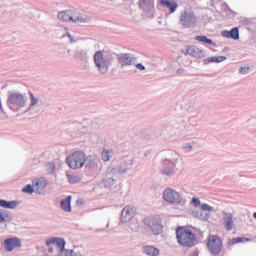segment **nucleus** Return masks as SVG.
I'll return each mask as SVG.
<instances>
[{
    "mask_svg": "<svg viewBox=\"0 0 256 256\" xmlns=\"http://www.w3.org/2000/svg\"><path fill=\"white\" fill-rule=\"evenodd\" d=\"M7 105L13 113H21L24 109L25 113H39L45 107V102L39 94L29 92L27 96V93L11 90L7 94Z\"/></svg>",
    "mask_w": 256,
    "mask_h": 256,
    "instance_id": "nucleus-1",
    "label": "nucleus"
},
{
    "mask_svg": "<svg viewBox=\"0 0 256 256\" xmlns=\"http://www.w3.org/2000/svg\"><path fill=\"white\" fill-rule=\"evenodd\" d=\"M183 159L175 151L170 152V156L163 160L162 174L172 177L177 171H183Z\"/></svg>",
    "mask_w": 256,
    "mask_h": 256,
    "instance_id": "nucleus-2",
    "label": "nucleus"
},
{
    "mask_svg": "<svg viewBox=\"0 0 256 256\" xmlns=\"http://www.w3.org/2000/svg\"><path fill=\"white\" fill-rule=\"evenodd\" d=\"M113 61H115V53H107L98 50L94 54L95 66L101 75H107L109 67L113 65Z\"/></svg>",
    "mask_w": 256,
    "mask_h": 256,
    "instance_id": "nucleus-3",
    "label": "nucleus"
},
{
    "mask_svg": "<svg viewBox=\"0 0 256 256\" xmlns=\"http://www.w3.org/2000/svg\"><path fill=\"white\" fill-rule=\"evenodd\" d=\"M59 21H62L63 23H76L77 25L79 24H85V23H90L91 18L89 15L79 12L77 10H66V11H61L57 15Z\"/></svg>",
    "mask_w": 256,
    "mask_h": 256,
    "instance_id": "nucleus-4",
    "label": "nucleus"
},
{
    "mask_svg": "<svg viewBox=\"0 0 256 256\" xmlns=\"http://www.w3.org/2000/svg\"><path fill=\"white\" fill-rule=\"evenodd\" d=\"M176 238L182 247H193L197 243V236L186 227H179L176 230Z\"/></svg>",
    "mask_w": 256,
    "mask_h": 256,
    "instance_id": "nucleus-5",
    "label": "nucleus"
},
{
    "mask_svg": "<svg viewBox=\"0 0 256 256\" xmlns=\"http://www.w3.org/2000/svg\"><path fill=\"white\" fill-rule=\"evenodd\" d=\"M85 152L76 151L66 158V163L70 169H83L85 167Z\"/></svg>",
    "mask_w": 256,
    "mask_h": 256,
    "instance_id": "nucleus-6",
    "label": "nucleus"
},
{
    "mask_svg": "<svg viewBox=\"0 0 256 256\" xmlns=\"http://www.w3.org/2000/svg\"><path fill=\"white\" fill-rule=\"evenodd\" d=\"M133 165H135V158L129 157L123 160L118 166L108 168L107 173L110 175H123L128 171H131V169H133Z\"/></svg>",
    "mask_w": 256,
    "mask_h": 256,
    "instance_id": "nucleus-7",
    "label": "nucleus"
},
{
    "mask_svg": "<svg viewBox=\"0 0 256 256\" xmlns=\"http://www.w3.org/2000/svg\"><path fill=\"white\" fill-rule=\"evenodd\" d=\"M179 23L185 29H191L197 23V15L191 9H185L180 13Z\"/></svg>",
    "mask_w": 256,
    "mask_h": 256,
    "instance_id": "nucleus-8",
    "label": "nucleus"
},
{
    "mask_svg": "<svg viewBox=\"0 0 256 256\" xmlns=\"http://www.w3.org/2000/svg\"><path fill=\"white\" fill-rule=\"evenodd\" d=\"M162 195L166 203H171L172 205H181L183 202V195L171 187L164 189Z\"/></svg>",
    "mask_w": 256,
    "mask_h": 256,
    "instance_id": "nucleus-9",
    "label": "nucleus"
},
{
    "mask_svg": "<svg viewBox=\"0 0 256 256\" xmlns=\"http://www.w3.org/2000/svg\"><path fill=\"white\" fill-rule=\"evenodd\" d=\"M46 247H48V253H53L56 249V253H61L63 251H67L65 248V245H67V242H65V239L61 237H51L48 238L45 241ZM53 245L55 246V249H53Z\"/></svg>",
    "mask_w": 256,
    "mask_h": 256,
    "instance_id": "nucleus-10",
    "label": "nucleus"
},
{
    "mask_svg": "<svg viewBox=\"0 0 256 256\" xmlns=\"http://www.w3.org/2000/svg\"><path fill=\"white\" fill-rule=\"evenodd\" d=\"M144 225L151 229L154 235H161L163 233V224L159 216H150L144 219Z\"/></svg>",
    "mask_w": 256,
    "mask_h": 256,
    "instance_id": "nucleus-11",
    "label": "nucleus"
},
{
    "mask_svg": "<svg viewBox=\"0 0 256 256\" xmlns=\"http://www.w3.org/2000/svg\"><path fill=\"white\" fill-rule=\"evenodd\" d=\"M117 61L122 69L131 67L137 63V56L131 53H124L117 56Z\"/></svg>",
    "mask_w": 256,
    "mask_h": 256,
    "instance_id": "nucleus-12",
    "label": "nucleus"
},
{
    "mask_svg": "<svg viewBox=\"0 0 256 256\" xmlns=\"http://www.w3.org/2000/svg\"><path fill=\"white\" fill-rule=\"evenodd\" d=\"M207 245L208 251H210L212 255H219L223 249V242H221V239L217 236H210Z\"/></svg>",
    "mask_w": 256,
    "mask_h": 256,
    "instance_id": "nucleus-13",
    "label": "nucleus"
},
{
    "mask_svg": "<svg viewBox=\"0 0 256 256\" xmlns=\"http://www.w3.org/2000/svg\"><path fill=\"white\" fill-rule=\"evenodd\" d=\"M2 247L7 253L15 251V249H21V239L18 237H10L3 241Z\"/></svg>",
    "mask_w": 256,
    "mask_h": 256,
    "instance_id": "nucleus-14",
    "label": "nucleus"
},
{
    "mask_svg": "<svg viewBox=\"0 0 256 256\" xmlns=\"http://www.w3.org/2000/svg\"><path fill=\"white\" fill-rule=\"evenodd\" d=\"M84 167L97 171L101 167V159L95 154H90L85 157Z\"/></svg>",
    "mask_w": 256,
    "mask_h": 256,
    "instance_id": "nucleus-15",
    "label": "nucleus"
},
{
    "mask_svg": "<svg viewBox=\"0 0 256 256\" xmlns=\"http://www.w3.org/2000/svg\"><path fill=\"white\" fill-rule=\"evenodd\" d=\"M32 185H33V187L35 189V193H37V195H43V192L49 185V179H47L45 177L36 178L32 181Z\"/></svg>",
    "mask_w": 256,
    "mask_h": 256,
    "instance_id": "nucleus-16",
    "label": "nucleus"
},
{
    "mask_svg": "<svg viewBox=\"0 0 256 256\" xmlns=\"http://www.w3.org/2000/svg\"><path fill=\"white\" fill-rule=\"evenodd\" d=\"M222 225L227 231H233L235 229V220H233V213L222 212Z\"/></svg>",
    "mask_w": 256,
    "mask_h": 256,
    "instance_id": "nucleus-17",
    "label": "nucleus"
},
{
    "mask_svg": "<svg viewBox=\"0 0 256 256\" xmlns=\"http://www.w3.org/2000/svg\"><path fill=\"white\" fill-rule=\"evenodd\" d=\"M215 208L210 206L207 203H202L201 204V211L199 214V219L200 221H209L211 219V211H214Z\"/></svg>",
    "mask_w": 256,
    "mask_h": 256,
    "instance_id": "nucleus-18",
    "label": "nucleus"
},
{
    "mask_svg": "<svg viewBox=\"0 0 256 256\" xmlns=\"http://www.w3.org/2000/svg\"><path fill=\"white\" fill-rule=\"evenodd\" d=\"M135 215V208L132 206H126L122 209L121 223H129L131 219H133V216Z\"/></svg>",
    "mask_w": 256,
    "mask_h": 256,
    "instance_id": "nucleus-19",
    "label": "nucleus"
},
{
    "mask_svg": "<svg viewBox=\"0 0 256 256\" xmlns=\"http://www.w3.org/2000/svg\"><path fill=\"white\" fill-rule=\"evenodd\" d=\"M139 7L145 13H150L153 15V10L155 9V0H139Z\"/></svg>",
    "mask_w": 256,
    "mask_h": 256,
    "instance_id": "nucleus-20",
    "label": "nucleus"
},
{
    "mask_svg": "<svg viewBox=\"0 0 256 256\" xmlns=\"http://www.w3.org/2000/svg\"><path fill=\"white\" fill-rule=\"evenodd\" d=\"M182 149L183 151H185V153H193L195 151H199V149H201V146L199 145V142L193 140V141L184 143L182 145Z\"/></svg>",
    "mask_w": 256,
    "mask_h": 256,
    "instance_id": "nucleus-21",
    "label": "nucleus"
},
{
    "mask_svg": "<svg viewBox=\"0 0 256 256\" xmlns=\"http://www.w3.org/2000/svg\"><path fill=\"white\" fill-rule=\"evenodd\" d=\"M187 53L188 55H191V57H195L196 59H202V57H205V52L203 51V49L197 46H188Z\"/></svg>",
    "mask_w": 256,
    "mask_h": 256,
    "instance_id": "nucleus-22",
    "label": "nucleus"
},
{
    "mask_svg": "<svg viewBox=\"0 0 256 256\" xmlns=\"http://www.w3.org/2000/svg\"><path fill=\"white\" fill-rule=\"evenodd\" d=\"M160 5L169 9L170 13H175V11H177V7H179L177 2L173 0H160Z\"/></svg>",
    "mask_w": 256,
    "mask_h": 256,
    "instance_id": "nucleus-23",
    "label": "nucleus"
},
{
    "mask_svg": "<svg viewBox=\"0 0 256 256\" xmlns=\"http://www.w3.org/2000/svg\"><path fill=\"white\" fill-rule=\"evenodd\" d=\"M13 221V215H11V212L0 209V225H4V223H11Z\"/></svg>",
    "mask_w": 256,
    "mask_h": 256,
    "instance_id": "nucleus-24",
    "label": "nucleus"
},
{
    "mask_svg": "<svg viewBox=\"0 0 256 256\" xmlns=\"http://www.w3.org/2000/svg\"><path fill=\"white\" fill-rule=\"evenodd\" d=\"M0 207H2L3 209H16V207H19V201L17 200L7 201V200L0 199Z\"/></svg>",
    "mask_w": 256,
    "mask_h": 256,
    "instance_id": "nucleus-25",
    "label": "nucleus"
},
{
    "mask_svg": "<svg viewBox=\"0 0 256 256\" xmlns=\"http://www.w3.org/2000/svg\"><path fill=\"white\" fill-rule=\"evenodd\" d=\"M143 253L147 256H159L160 250L155 246H144Z\"/></svg>",
    "mask_w": 256,
    "mask_h": 256,
    "instance_id": "nucleus-26",
    "label": "nucleus"
},
{
    "mask_svg": "<svg viewBox=\"0 0 256 256\" xmlns=\"http://www.w3.org/2000/svg\"><path fill=\"white\" fill-rule=\"evenodd\" d=\"M69 256H91L89 254H85V250L82 247L75 246L73 249H67Z\"/></svg>",
    "mask_w": 256,
    "mask_h": 256,
    "instance_id": "nucleus-27",
    "label": "nucleus"
},
{
    "mask_svg": "<svg viewBox=\"0 0 256 256\" xmlns=\"http://www.w3.org/2000/svg\"><path fill=\"white\" fill-rule=\"evenodd\" d=\"M223 61H227L226 56H213L203 60L204 65H209V63H223Z\"/></svg>",
    "mask_w": 256,
    "mask_h": 256,
    "instance_id": "nucleus-28",
    "label": "nucleus"
},
{
    "mask_svg": "<svg viewBox=\"0 0 256 256\" xmlns=\"http://www.w3.org/2000/svg\"><path fill=\"white\" fill-rule=\"evenodd\" d=\"M61 209L66 213H71V196H68L60 202Z\"/></svg>",
    "mask_w": 256,
    "mask_h": 256,
    "instance_id": "nucleus-29",
    "label": "nucleus"
},
{
    "mask_svg": "<svg viewBox=\"0 0 256 256\" xmlns=\"http://www.w3.org/2000/svg\"><path fill=\"white\" fill-rule=\"evenodd\" d=\"M195 40L199 41L200 43H206L207 45H211L212 47H217V43L207 38V36H196Z\"/></svg>",
    "mask_w": 256,
    "mask_h": 256,
    "instance_id": "nucleus-30",
    "label": "nucleus"
},
{
    "mask_svg": "<svg viewBox=\"0 0 256 256\" xmlns=\"http://www.w3.org/2000/svg\"><path fill=\"white\" fill-rule=\"evenodd\" d=\"M66 179L68 183H71V184L79 183L81 181V177H79V175H75L71 173L66 174Z\"/></svg>",
    "mask_w": 256,
    "mask_h": 256,
    "instance_id": "nucleus-31",
    "label": "nucleus"
},
{
    "mask_svg": "<svg viewBox=\"0 0 256 256\" xmlns=\"http://www.w3.org/2000/svg\"><path fill=\"white\" fill-rule=\"evenodd\" d=\"M87 49L85 48H77L76 52H75V57H77L78 59H87Z\"/></svg>",
    "mask_w": 256,
    "mask_h": 256,
    "instance_id": "nucleus-32",
    "label": "nucleus"
},
{
    "mask_svg": "<svg viewBox=\"0 0 256 256\" xmlns=\"http://www.w3.org/2000/svg\"><path fill=\"white\" fill-rule=\"evenodd\" d=\"M111 157H113V150H103L101 152V159L102 161H109V159H111Z\"/></svg>",
    "mask_w": 256,
    "mask_h": 256,
    "instance_id": "nucleus-33",
    "label": "nucleus"
},
{
    "mask_svg": "<svg viewBox=\"0 0 256 256\" xmlns=\"http://www.w3.org/2000/svg\"><path fill=\"white\" fill-rule=\"evenodd\" d=\"M166 130L169 132L170 137H179L181 135V130L178 128L168 126Z\"/></svg>",
    "mask_w": 256,
    "mask_h": 256,
    "instance_id": "nucleus-34",
    "label": "nucleus"
},
{
    "mask_svg": "<svg viewBox=\"0 0 256 256\" xmlns=\"http://www.w3.org/2000/svg\"><path fill=\"white\" fill-rule=\"evenodd\" d=\"M23 193H27L28 195H33L35 193V187H33V184H27L23 189Z\"/></svg>",
    "mask_w": 256,
    "mask_h": 256,
    "instance_id": "nucleus-35",
    "label": "nucleus"
},
{
    "mask_svg": "<svg viewBox=\"0 0 256 256\" xmlns=\"http://www.w3.org/2000/svg\"><path fill=\"white\" fill-rule=\"evenodd\" d=\"M231 39H234L235 41L239 39V28H233L231 30Z\"/></svg>",
    "mask_w": 256,
    "mask_h": 256,
    "instance_id": "nucleus-36",
    "label": "nucleus"
},
{
    "mask_svg": "<svg viewBox=\"0 0 256 256\" xmlns=\"http://www.w3.org/2000/svg\"><path fill=\"white\" fill-rule=\"evenodd\" d=\"M104 185H105V187H107V188L113 187V185H115V179H113V178H107V179L104 181Z\"/></svg>",
    "mask_w": 256,
    "mask_h": 256,
    "instance_id": "nucleus-37",
    "label": "nucleus"
},
{
    "mask_svg": "<svg viewBox=\"0 0 256 256\" xmlns=\"http://www.w3.org/2000/svg\"><path fill=\"white\" fill-rule=\"evenodd\" d=\"M191 204L193 205V207H200V209H201L202 204H201V200H199V198L193 197Z\"/></svg>",
    "mask_w": 256,
    "mask_h": 256,
    "instance_id": "nucleus-38",
    "label": "nucleus"
},
{
    "mask_svg": "<svg viewBox=\"0 0 256 256\" xmlns=\"http://www.w3.org/2000/svg\"><path fill=\"white\" fill-rule=\"evenodd\" d=\"M65 31H66V37H68L70 43H77V40L75 39V37H73L71 35V33H69V29L65 28Z\"/></svg>",
    "mask_w": 256,
    "mask_h": 256,
    "instance_id": "nucleus-39",
    "label": "nucleus"
},
{
    "mask_svg": "<svg viewBox=\"0 0 256 256\" xmlns=\"http://www.w3.org/2000/svg\"><path fill=\"white\" fill-rule=\"evenodd\" d=\"M250 69L251 68H249V66H243L240 68L239 73L241 75H247L249 73Z\"/></svg>",
    "mask_w": 256,
    "mask_h": 256,
    "instance_id": "nucleus-40",
    "label": "nucleus"
},
{
    "mask_svg": "<svg viewBox=\"0 0 256 256\" xmlns=\"http://www.w3.org/2000/svg\"><path fill=\"white\" fill-rule=\"evenodd\" d=\"M0 113L4 115L3 119H8L7 112H5V108H3V102H1V98H0Z\"/></svg>",
    "mask_w": 256,
    "mask_h": 256,
    "instance_id": "nucleus-41",
    "label": "nucleus"
},
{
    "mask_svg": "<svg viewBox=\"0 0 256 256\" xmlns=\"http://www.w3.org/2000/svg\"><path fill=\"white\" fill-rule=\"evenodd\" d=\"M222 37H225L226 39H231V30H224L221 32Z\"/></svg>",
    "mask_w": 256,
    "mask_h": 256,
    "instance_id": "nucleus-42",
    "label": "nucleus"
},
{
    "mask_svg": "<svg viewBox=\"0 0 256 256\" xmlns=\"http://www.w3.org/2000/svg\"><path fill=\"white\" fill-rule=\"evenodd\" d=\"M136 69H138V71H145V65H143V63H137L135 64Z\"/></svg>",
    "mask_w": 256,
    "mask_h": 256,
    "instance_id": "nucleus-43",
    "label": "nucleus"
},
{
    "mask_svg": "<svg viewBox=\"0 0 256 256\" xmlns=\"http://www.w3.org/2000/svg\"><path fill=\"white\" fill-rule=\"evenodd\" d=\"M49 173H53L55 171V164L54 163H48L47 165Z\"/></svg>",
    "mask_w": 256,
    "mask_h": 256,
    "instance_id": "nucleus-44",
    "label": "nucleus"
},
{
    "mask_svg": "<svg viewBox=\"0 0 256 256\" xmlns=\"http://www.w3.org/2000/svg\"><path fill=\"white\" fill-rule=\"evenodd\" d=\"M238 240V243H249L251 241V239L245 237H238Z\"/></svg>",
    "mask_w": 256,
    "mask_h": 256,
    "instance_id": "nucleus-45",
    "label": "nucleus"
},
{
    "mask_svg": "<svg viewBox=\"0 0 256 256\" xmlns=\"http://www.w3.org/2000/svg\"><path fill=\"white\" fill-rule=\"evenodd\" d=\"M237 243H239V237H237V238H232V239L229 240V242H228L229 245H237Z\"/></svg>",
    "mask_w": 256,
    "mask_h": 256,
    "instance_id": "nucleus-46",
    "label": "nucleus"
},
{
    "mask_svg": "<svg viewBox=\"0 0 256 256\" xmlns=\"http://www.w3.org/2000/svg\"><path fill=\"white\" fill-rule=\"evenodd\" d=\"M192 217H194L195 219H199V215H200V211L199 210H193L191 212Z\"/></svg>",
    "mask_w": 256,
    "mask_h": 256,
    "instance_id": "nucleus-47",
    "label": "nucleus"
},
{
    "mask_svg": "<svg viewBox=\"0 0 256 256\" xmlns=\"http://www.w3.org/2000/svg\"><path fill=\"white\" fill-rule=\"evenodd\" d=\"M56 256H69V252H67V250H64L63 252H58Z\"/></svg>",
    "mask_w": 256,
    "mask_h": 256,
    "instance_id": "nucleus-48",
    "label": "nucleus"
},
{
    "mask_svg": "<svg viewBox=\"0 0 256 256\" xmlns=\"http://www.w3.org/2000/svg\"><path fill=\"white\" fill-rule=\"evenodd\" d=\"M184 71H185L184 69H178L177 73H184Z\"/></svg>",
    "mask_w": 256,
    "mask_h": 256,
    "instance_id": "nucleus-49",
    "label": "nucleus"
},
{
    "mask_svg": "<svg viewBox=\"0 0 256 256\" xmlns=\"http://www.w3.org/2000/svg\"><path fill=\"white\" fill-rule=\"evenodd\" d=\"M68 55H71V49H68Z\"/></svg>",
    "mask_w": 256,
    "mask_h": 256,
    "instance_id": "nucleus-50",
    "label": "nucleus"
},
{
    "mask_svg": "<svg viewBox=\"0 0 256 256\" xmlns=\"http://www.w3.org/2000/svg\"><path fill=\"white\" fill-rule=\"evenodd\" d=\"M253 217H254V219H256V212L253 213Z\"/></svg>",
    "mask_w": 256,
    "mask_h": 256,
    "instance_id": "nucleus-51",
    "label": "nucleus"
}]
</instances>
